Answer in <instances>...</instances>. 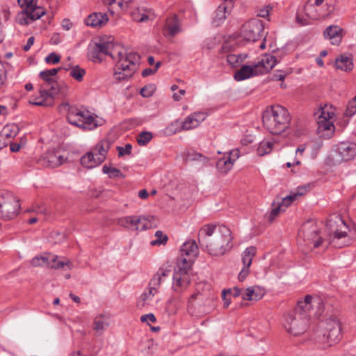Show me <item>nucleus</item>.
I'll use <instances>...</instances> for the list:
<instances>
[{
    "label": "nucleus",
    "mask_w": 356,
    "mask_h": 356,
    "mask_svg": "<svg viewBox=\"0 0 356 356\" xmlns=\"http://www.w3.org/2000/svg\"><path fill=\"white\" fill-rule=\"evenodd\" d=\"M88 56L93 63H100L106 56L116 60L114 75L119 81L131 77L140 64V56L136 52H127L124 46H89Z\"/></svg>",
    "instance_id": "obj_1"
},
{
    "label": "nucleus",
    "mask_w": 356,
    "mask_h": 356,
    "mask_svg": "<svg viewBox=\"0 0 356 356\" xmlns=\"http://www.w3.org/2000/svg\"><path fill=\"white\" fill-rule=\"evenodd\" d=\"M230 229L224 225L207 224L198 233L200 246L211 256L219 257L232 248Z\"/></svg>",
    "instance_id": "obj_2"
},
{
    "label": "nucleus",
    "mask_w": 356,
    "mask_h": 356,
    "mask_svg": "<svg viewBox=\"0 0 356 356\" xmlns=\"http://www.w3.org/2000/svg\"><path fill=\"white\" fill-rule=\"evenodd\" d=\"M264 29V24L261 19L257 17L252 18L243 24L240 35L233 34L227 36L219 34L215 37L214 43L228 44L233 42L234 44H238L241 42L240 38L247 42H256L262 36Z\"/></svg>",
    "instance_id": "obj_3"
},
{
    "label": "nucleus",
    "mask_w": 356,
    "mask_h": 356,
    "mask_svg": "<svg viewBox=\"0 0 356 356\" xmlns=\"http://www.w3.org/2000/svg\"><path fill=\"white\" fill-rule=\"evenodd\" d=\"M262 122L264 128L270 134L278 135L289 128L291 117L286 108L277 104L268 107L264 111Z\"/></svg>",
    "instance_id": "obj_4"
},
{
    "label": "nucleus",
    "mask_w": 356,
    "mask_h": 356,
    "mask_svg": "<svg viewBox=\"0 0 356 356\" xmlns=\"http://www.w3.org/2000/svg\"><path fill=\"white\" fill-rule=\"evenodd\" d=\"M277 63L275 56L264 54L259 60L252 65H243L236 70L234 78L237 81H242L254 76L264 74L271 70Z\"/></svg>",
    "instance_id": "obj_5"
},
{
    "label": "nucleus",
    "mask_w": 356,
    "mask_h": 356,
    "mask_svg": "<svg viewBox=\"0 0 356 356\" xmlns=\"http://www.w3.org/2000/svg\"><path fill=\"white\" fill-rule=\"evenodd\" d=\"M193 262L186 258H178L177 265L173 273L172 289L177 293H181L183 289L187 287L191 282L189 272Z\"/></svg>",
    "instance_id": "obj_6"
},
{
    "label": "nucleus",
    "mask_w": 356,
    "mask_h": 356,
    "mask_svg": "<svg viewBox=\"0 0 356 356\" xmlns=\"http://www.w3.org/2000/svg\"><path fill=\"white\" fill-rule=\"evenodd\" d=\"M293 311L305 316L310 319L320 317L324 311V303L319 297L313 298L311 295H307L303 300L298 302Z\"/></svg>",
    "instance_id": "obj_7"
},
{
    "label": "nucleus",
    "mask_w": 356,
    "mask_h": 356,
    "mask_svg": "<svg viewBox=\"0 0 356 356\" xmlns=\"http://www.w3.org/2000/svg\"><path fill=\"white\" fill-rule=\"evenodd\" d=\"M319 327L321 330L318 337L322 334L323 342L332 346L339 341L341 327L337 318L331 317L321 321Z\"/></svg>",
    "instance_id": "obj_8"
},
{
    "label": "nucleus",
    "mask_w": 356,
    "mask_h": 356,
    "mask_svg": "<svg viewBox=\"0 0 356 356\" xmlns=\"http://www.w3.org/2000/svg\"><path fill=\"white\" fill-rule=\"evenodd\" d=\"M309 321V318L292 310L286 316L284 327L288 332L297 336L306 331Z\"/></svg>",
    "instance_id": "obj_9"
},
{
    "label": "nucleus",
    "mask_w": 356,
    "mask_h": 356,
    "mask_svg": "<svg viewBox=\"0 0 356 356\" xmlns=\"http://www.w3.org/2000/svg\"><path fill=\"white\" fill-rule=\"evenodd\" d=\"M57 255L51 253H44L42 255H37L31 260V264L34 266H47L51 268L60 269L65 266L71 268L72 263L69 259L58 261Z\"/></svg>",
    "instance_id": "obj_10"
},
{
    "label": "nucleus",
    "mask_w": 356,
    "mask_h": 356,
    "mask_svg": "<svg viewBox=\"0 0 356 356\" xmlns=\"http://www.w3.org/2000/svg\"><path fill=\"white\" fill-rule=\"evenodd\" d=\"M303 238L308 244L313 243V248H318L323 241L322 237L318 236L319 229L315 222L308 220L305 222L301 228Z\"/></svg>",
    "instance_id": "obj_11"
},
{
    "label": "nucleus",
    "mask_w": 356,
    "mask_h": 356,
    "mask_svg": "<svg viewBox=\"0 0 356 356\" xmlns=\"http://www.w3.org/2000/svg\"><path fill=\"white\" fill-rule=\"evenodd\" d=\"M67 160L60 150L51 149L44 153L40 162L45 168H55L66 163Z\"/></svg>",
    "instance_id": "obj_12"
},
{
    "label": "nucleus",
    "mask_w": 356,
    "mask_h": 356,
    "mask_svg": "<svg viewBox=\"0 0 356 356\" xmlns=\"http://www.w3.org/2000/svg\"><path fill=\"white\" fill-rule=\"evenodd\" d=\"M330 118H331L330 114L329 113H325L323 111H322L321 115L318 116L316 131L320 137L325 138L332 137L334 131V126L332 122L330 120Z\"/></svg>",
    "instance_id": "obj_13"
},
{
    "label": "nucleus",
    "mask_w": 356,
    "mask_h": 356,
    "mask_svg": "<svg viewBox=\"0 0 356 356\" xmlns=\"http://www.w3.org/2000/svg\"><path fill=\"white\" fill-rule=\"evenodd\" d=\"M239 157V150L234 149L224 154L216 162V168L219 172L226 174L233 167L234 162Z\"/></svg>",
    "instance_id": "obj_14"
},
{
    "label": "nucleus",
    "mask_w": 356,
    "mask_h": 356,
    "mask_svg": "<svg viewBox=\"0 0 356 356\" xmlns=\"http://www.w3.org/2000/svg\"><path fill=\"white\" fill-rule=\"evenodd\" d=\"M336 152L340 161L351 160L356 156V143L341 142L337 145Z\"/></svg>",
    "instance_id": "obj_15"
},
{
    "label": "nucleus",
    "mask_w": 356,
    "mask_h": 356,
    "mask_svg": "<svg viewBox=\"0 0 356 356\" xmlns=\"http://www.w3.org/2000/svg\"><path fill=\"white\" fill-rule=\"evenodd\" d=\"M3 210L1 211V217L4 220H11L19 213L20 204L19 200L13 197V202H4Z\"/></svg>",
    "instance_id": "obj_16"
},
{
    "label": "nucleus",
    "mask_w": 356,
    "mask_h": 356,
    "mask_svg": "<svg viewBox=\"0 0 356 356\" xmlns=\"http://www.w3.org/2000/svg\"><path fill=\"white\" fill-rule=\"evenodd\" d=\"M198 252V246L196 242L193 240L188 241L181 245L179 258L185 257L186 259H191L194 262Z\"/></svg>",
    "instance_id": "obj_17"
},
{
    "label": "nucleus",
    "mask_w": 356,
    "mask_h": 356,
    "mask_svg": "<svg viewBox=\"0 0 356 356\" xmlns=\"http://www.w3.org/2000/svg\"><path fill=\"white\" fill-rule=\"evenodd\" d=\"M179 122H175L174 123H171L168 126L166 130L170 134H175L181 130H190L191 129L196 128L199 126L197 122L195 121V118L192 115H188L185 121L181 123V127H178Z\"/></svg>",
    "instance_id": "obj_18"
},
{
    "label": "nucleus",
    "mask_w": 356,
    "mask_h": 356,
    "mask_svg": "<svg viewBox=\"0 0 356 356\" xmlns=\"http://www.w3.org/2000/svg\"><path fill=\"white\" fill-rule=\"evenodd\" d=\"M232 10V4L230 2L228 3V6L221 3L214 13L212 19L213 26L216 27L220 26L226 19L227 15H229Z\"/></svg>",
    "instance_id": "obj_19"
},
{
    "label": "nucleus",
    "mask_w": 356,
    "mask_h": 356,
    "mask_svg": "<svg viewBox=\"0 0 356 356\" xmlns=\"http://www.w3.org/2000/svg\"><path fill=\"white\" fill-rule=\"evenodd\" d=\"M344 35L343 29L337 25H330L323 31V36L334 42L340 43Z\"/></svg>",
    "instance_id": "obj_20"
},
{
    "label": "nucleus",
    "mask_w": 356,
    "mask_h": 356,
    "mask_svg": "<svg viewBox=\"0 0 356 356\" xmlns=\"http://www.w3.org/2000/svg\"><path fill=\"white\" fill-rule=\"evenodd\" d=\"M108 20L106 13H93L88 15L84 20L87 26L91 27H99L105 24Z\"/></svg>",
    "instance_id": "obj_21"
},
{
    "label": "nucleus",
    "mask_w": 356,
    "mask_h": 356,
    "mask_svg": "<svg viewBox=\"0 0 356 356\" xmlns=\"http://www.w3.org/2000/svg\"><path fill=\"white\" fill-rule=\"evenodd\" d=\"M264 290L259 286H250L242 293V299L249 301H257L261 300L264 297Z\"/></svg>",
    "instance_id": "obj_22"
},
{
    "label": "nucleus",
    "mask_w": 356,
    "mask_h": 356,
    "mask_svg": "<svg viewBox=\"0 0 356 356\" xmlns=\"http://www.w3.org/2000/svg\"><path fill=\"white\" fill-rule=\"evenodd\" d=\"M110 145L108 140H102L93 148L92 152L98 157V163H103L105 161Z\"/></svg>",
    "instance_id": "obj_23"
},
{
    "label": "nucleus",
    "mask_w": 356,
    "mask_h": 356,
    "mask_svg": "<svg viewBox=\"0 0 356 356\" xmlns=\"http://www.w3.org/2000/svg\"><path fill=\"white\" fill-rule=\"evenodd\" d=\"M170 273V270L160 268L156 273L153 276L149 282V286L152 289L158 291L161 284L164 281V278L168 277Z\"/></svg>",
    "instance_id": "obj_24"
},
{
    "label": "nucleus",
    "mask_w": 356,
    "mask_h": 356,
    "mask_svg": "<svg viewBox=\"0 0 356 356\" xmlns=\"http://www.w3.org/2000/svg\"><path fill=\"white\" fill-rule=\"evenodd\" d=\"M335 67L345 72H350L353 69V58L341 54L335 60Z\"/></svg>",
    "instance_id": "obj_25"
},
{
    "label": "nucleus",
    "mask_w": 356,
    "mask_h": 356,
    "mask_svg": "<svg viewBox=\"0 0 356 356\" xmlns=\"http://www.w3.org/2000/svg\"><path fill=\"white\" fill-rule=\"evenodd\" d=\"M180 31L178 18L173 16L167 20L165 29V34L168 36H173Z\"/></svg>",
    "instance_id": "obj_26"
},
{
    "label": "nucleus",
    "mask_w": 356,
    "mask_h": 356,
    "mask_svg": "<svg viewBox=\"0 0 356 356\" xmlns=\"http://www.w3.org/2000/svg\"><path fill=\"white\" fill-rule=\"evenodd\" d=\"M98 157L92 152H88L81 159V164L86 168H93L102 163H98Z\"/></svg>",
    "instance_id": "obj_27"
},
{
    "label": "nucleus",
    "mask_w": 356,
    "mask_h": 356,
    "mask_svg": "<svg viewBox=\"0 0 356 356\" xmlns=\"http://www.w3.org/2000/svg\"><path fill=\"white\" fill-rule=\"evenodd\" d=\"M40 96L35 99V101H29L30 104L35 106H51L54 104L53 98L47 95V90H41L40 91Z\"/></svg>",
    "instance_id": "obj_28"
},
{
    "label": "nucleus",
    "mask_w": 356,
    "mask_h": 356,
    "mask_svg": "<svg viewBox=\"0 0 356 356\" xmlns=\"http://www.w3.org/2000/svg\"><path fill=\"white\" fill-rule=\"evenodd\" d=\"M82 115H83L81 114L80 109L75 107H72L68 111L67 119L70 124L79 127L81 124L80 116Z\"/></svg>",
    "instance_id": "obj_29"
},
{
    "label": "nucleus",
    "mask_w": 356,
    "mask_h": 356,
    "mask_svg": "<svg viewBox=\"0 0 356 356\" xmlns=\"http://www.w3.org/2000/svg\"><path fill=\"white\" fill-rule=\"evenodd\" d=\"M257 252V249L254 246L248 247L242 253V261L243 266L250 267L252 259Z\"/></svg>",
    "instance_id": "obj_30"
},
{
    "label": "nucleus",
    "mask_w": 356,
    "mask_h": 356,
    "mask_svg": "<svg viewBox=\"0 0 356 356\" xmlns=\"http://www.w3.org/2000/svg\"><path fill=\"white\" fill-rule=\"evenodd\" d=\"M100 125L101 123L99 122L97 117L95 118L90 113L88 116H86L84 123L80 124L79 127L83 130H93Z\"/></svg>",
    "instance_id": "obj_31"
},
{
    "label": "nucleus",
    "mask_w": 356,
    "mask_h": 356,
    "mask_svg": "<svg viewBox=\"0 0 356 356\" xmlns=\"http://www.w3.org/2000/svg\"><path fill=\"white\" fill-rule=\"evenodd\" d=\"M65 70H70V76H72L73 79H74L76 81L79 82L83 81V76L86 74V71L83 68L80 67L79 65H70L69 67L65 68Z\"/></svg>",
    "instance_id": "obj_32"
},
{
    "label": "nucleus",
    "mask_w": 356,
    "mask_h": 356,
    "mask_svg": "<svg viewBox=\"0 0 356 356\" xmlns=\"http://www.w3.org/2000/svg\"><path fill=\"white\" fill-rule=\"evenodd\" d=\"M334 222L339 223L337 224V227H339L340 228L333 230L334 238L340 239L341 238L346 236L347 230L348 229L346 223L341 218H337V220L335 221Z\"/></svg>",
    "instance_id": "obj_33"
},
{
    "label": "nucleus",
    "mask_w": 356,
    "mask_h": 356,
    "mask_svg": "<svg viewBox=\"0 0 356 356\" xmlns=\"http://www.w3.org/2000/svg\"><path fill=\"white\" fill-rule=\"evenodd\" d=\"M93 323V328L98 334H102V332L108 327V323L103 315L95 317Z\"/></svg>",
    "instance_id": "obj_34"
},
{
    "label": "nucleus",
    "mask_w": 356,
    "mask_h": 356,
    "mask_svg": "<svg viewBox=\"0 0 356 356\" xmlns=\"http://www.w3.org/2000/svg\"><path fill=\"white\" fill-rule=\"evenodd\" d=\"M136 218H140V222L133 225V229L143 231L148 229L151 227L150 218L153 219V216H136Z\"/></svg>",
    "instance_id": "obj_35"
},
{
    "label": "nucleus",
    "mask_w": 356,
    "mask_h": 356,
    "mask_svg": "<svg viewBox=\"0 0 356 356\" xmlns=\"http://www.w3.org/2000/svg\"><path fill=\"white\" fill-rule=\"evenodd\" d=\"M19 127L17 125L13 124L12 125H7L3 127L1 136L5 137L6 138H10L15 137L19 133Z\"/></svg>",
    "instance_id": "obj_36"
},
{
    "label": "nucleus",
    "mask_w": 356,
    "mask_h": 356,
    "mask_svg": "<svg viewBox=\"0 0 356 356\" xmlns=\"http://www.w3.org/2000/svg\"><path fill=\"white\" fill-rule=\"evenodd\" d=\"M140 222V218H136V216H130L120 218L118 224L124 227L133 229V225H136V223H138Z\"/></svg>",
    "instance_id": "obj_37"
},
{
    "label": "nucleus",
    "mask_w": 356,
    "mask_h": 356,
    "mask_svg": "<svg viewBox=\"0 0 356 356\" xmlns=\"http://www.w3.org/2000/svg\"><path fill=\"white\" fill-rule=\"evenodd\" d=\"M274 143L269 140H264L259 143L257 148V153L260 156H264L269 154L272 149Z\"/></svg>",
    "instance_id": "obj_38"
},
{
    "label": "nucleus",
    "mask_w": 356,
    "mask_h": 356,
    "mask_svg": "<svg viewBox=\"0 0 356 356\" xmlns=\"http://www.w3.org/2000/svg\"><path fill=\"white\" fill-rule=\"evenodd\" d=\"M102 172L104 174L108 175L109 178H115V177H122L123 175L122 172L116 168L108 167L106 165H104L102 168Z\"/></svg>",
    "instance_id": "obj_39"
},
{
    "label": "nucleus",
    "mask_w": 356,
    "mask_h": 356,
    "mask_svg": "<svg viewBox=\"0 0 356 356\" xmlns=\"http://www.w3.org/2000/svg\"><path fill=\"white\" fill-rule=\"evenodd\" d=\"M27 13L29 14V19H32L33 22L40 19L42 15H44L45 11L42 8L35 6L31 9H29V10H27Z\"/></svg>",
    "instance_id": "obj_40"
},
{
    "label": "nucleus",
    "mask_w": 356,
    "mask_h": 356,
    "mask_svg": "<svg viewBox=\"0 0 356 356\" xmlns=\"http://www.w3.org/2000/svg\"><path fill=\"white\" fill-rule=\"evenodd\" d=\"M132 19L136 22H145L148 19V16L144 13V10L142 8H137L136 10L131 12Z\"/></svg>",
    "instance_id": "obj_41"
},
{
    "label": "nucleus",
    "mask_w": 356,
    "mask_h": 356,
    "mask_svg": "<svg viewBox=\"0 0 356 356\" xmlns=\"http://www.w3.org/2000/svg\"><path fill=\"white\" fill-rule=\"evenodd\" d=\"M156 239L151 241L152 245H164L168 240V237L166 234H164L163 232L158 230L155 233Z\"/></svg>",
    "instance_id": "obj_42"
},
{
    "label": "nucleus",
    "mask_w": 356,
    "mask_h": 356,
    "mask_svg": "<svg viewBox=\"0 0 356 356\" xmlns=\"http://www.w3.org/2000/svg\"><path fill=\"white\" fill-rule=\"evenodd\" d=\"M187 159L190 161H202L203 163H207L209 161V159L206 156L195 151L190 152L187 154Z\"/></svg>",
    "instance_id": "obj_43"
},
{
    "label": "nucleus",
    "mask_w": 356,
    "mask_h": 356,
    "mask_svg": "<svg viewBox=\"0 0 356 356\" xmlns=\"http://www.w3.org/2000/svg\"><path fill=\"white\" fill-rule=\"evenodd\" d=\"M152 134L149 131H143L137 137V143L140 145H147L152 138Z\"/></svg>",
    "instance_id": "obj_44"
},
{
    "label": "nucleus",
    "mask_w": 356,
    "mask_h": 356,
    "mask_svg": "<svg viewBox=\"0 0 356 356\" xmlns=\"http://www.w3.org/2000/svg\"><path fill=\"white\" fill-rule=\"evenodd\" d=\"M29 18L30 16L27 10H23L17 15L16 22L21 25H26L33 22V20Z\"/></svg>",
    "instance_id": "obj_45"
},
{
    "label": "nucleus",
    "mask_w": 356,
    "mask_h": 356,
    "mask_svg": "<svg viewBox=\"0 0 356 356\" xmlns=\"http://www.w3.org/2000/svg\"><path fill=\"white\" fill-rule=\"evenodd\" d=\"M157 292V290L152 289L148 286V291H145L141 294L139 302H143L142 305H144L147 301L152 300Z\"/></svg>",
    "instance_id": "obj_46"
},
{
    "label": "nucleus",
    "mask_w": 356,
    "mask_h": 356,
    "mask_svg": "<svg viewBox=\"0 0 356 356\" xmlns=\"http://www.w3.org/2000/svg\"><path fill=\"white\" fill-rule=\"evenodd\" d=\"M245 58V56H243L241 54H229L227 56V61L232 67H236L238 64L243 61Z\"/></svg>",
    "instance_id": "obj_47"
},
{
    "label": "nucleus",
    "mask_w": 356,
    "mask_h": 356,
    "mask_svg": "<svg viewBox=\"0 0 356 356\" xmlns=\"http://www.w3.org/2000/svg\"><path fill=\"white\" fill-rule=\"evenodd\" d=\"M47 95L51 97V98H54V96L58 95L60 92V89L58 87V82L54 80L53 83L47 84Z\"/></svg>",
    "instance_id": "obj_48"
},
{
    "label": "nucleus",
    "mask_w": 356,
    "mask_h": 356,
    "mask_svg": "<svg viewBox=\"0 0 356 356\" xmlns=\"http://www.w3.org/2000/svg\"><path fill=\"white\" fill-rule=\"evenodd\" d=\"M356 113V95L349 101L347 108L345 111L346 117H352Z\"/></svg>",
    "instance_id": "obj_49"
},
{
    "label": "nucleus",
    "mask_w": 356,
    "mask_h": 356,
    "mask_svg": "<svg viewBox=\"0 0 356 356\" xmlns=\"http://www.w3.org/2000/svg\"><path fill=\"white\" fill-rule=\"evenodd\" d=\"M156 87L154 84H147L140 89V94L143 97H149L156 91Z\"/></svg>",
    "instance_id": "obj_50"
},
{
    "label": "nucleus",
    "mask_w": 356,
    "mask_h": 356,
    "mask_svg": "<svg viewBox=\"0 0 356 356\" xmlns=\"http://www.w3.org/2000/svg\"><path fill=\"white\" fill-rule=\"evenodd\" d=\"M272 206L273 208L271 209L268 215V220L270 221L273 220L278 216L280 211H282V205H279L278 204L276 205L275 201H273Z\"/></svg>",
    "instance_id": "obj_51"
},
{
    "label": "nucleus",
    "mask_w": 356,
    "mask_h": 356,
    "mask_svg": "<svg viewBox=\"0 0 356 356\" xmlns=\"http://www.w3.org/2000/svg\"><path fill=\"white\" fill-rule=\"evenodd\" d=\"M117 150L120 157L124 155H130L131 154L132 145L129 143L125 145L124 147L118 146Z\"/></svg>",
    "instance_id": "obj_52"
},
{
    "label": "nucleus",
    "mask_w": 356,
    "mask_h": 356,
    "mask_svg": "<svg viewBox=\"0 0 356 356\" xmlns=\"http://www.w3.org/2000/svg\"><path fill=\"white\" fill-rule=\"evenodd\" d=\"M115 38L113 35H104L99 38V42H95L94 44H114Z\"/></svg>",
    "instance_id": "obj_53"
},
{
    "label": "nucleus",
    "mask_w": 356,
    "mask_h": 356,
    "mask_svg": "<svg viewBox=\"0 0 356 356\" xmlns=\"http://www.w3.org/2000/svg\"><path fill=\"white\" fill-rule=\"evenodd\" d=\"M60 60V56L55 52L50 53L44 58V61L49 64H57Z\"/></svg>",
    "instance_id": "obj_54"
},
{
    "label": "nucleus",
    "mask_w": 356,
    "mask_h": 356,
    "mask_svg": "<svg viewBox=\"0 0 356 356\" xmlns=\"http://www.w3.org/2000/svg\"><path fill=\"white\" fill-rule=\"evenodd\" d=\"M22 8H24V10H29L36 6V0H17Z\"/></svg>",
    "instance_id": "obj_55"
},
{
    "label": "nucleus",
    "mask_w": 356,
    "mask_h": 356,
    "mask_svg": "<svg viewBox=\"0 0 356 356\" xmlns=\"http://www.w3.org/2000/svg\"><path fill=\"white\" fill-rule=\"evenodd\" d=\"M161 65V61H158L155 63V66L153 69L152 68H146L145 69L143 72H142V76L143 77H147L149 75H152V74H155L158 69L159 68V67Z\"/></svg>",
    "instance_id": "obj_56"
},
{
    "label": "nucleus",
    "mask_w": 356,
    "mask_h": 356,
    "mask_svg": "<svg viewBox=\"0 0 356 356\" xmlns=\"http://www.w3.org/2000/svg\"><path fill=\"white\" fill-rule=\"evenodd\" d=\"M272 10V8L269 6L263 7L261 8H259L257 10V16L259 17H267L269 16L270 11Z\"/></svg>",
    "instance_id": "obj_57"
},
{
    "label": "nucleus",
    "mask_w": 356,
    "mask_h": 356,
    "mask_svg": "<svg viewBox=\"0 0 356 356\" xmlns=\"http://www.w3.org/2000/svg\"><path fill=\"white\" fill-rule=\"evenodd\" d=\"M39 76L42 80H44V81L47 83V84L53 83L55 80L54 77L48 74L47 70L40 72Z\"/></svg>",
    "instance_id": "obj_58"
},
{
    "label": "nucleus",
    "mask_w": 356,
    "mask_h": 356,
    "mask_svg": "<svg viewBox=\"0 0 356 356\" xmlns=\"http://www.w3.org/2000/svg\"><path fill=\"white\" fill-rule=\"evenodd\" d=\"M191 115L195 118V121L197 122L198 124L203 122L207 116V113L204 112H195Z\"/></svg>",
    "instance_id": "obj_59"
},
{
    "label": "nucleus",
    "mask_w": 356,
    "mask_h": 356,
    "mask_svg": "<svg viewBox=\"0 0 356 356\" xmlns=\"http://www.w3.org/2000/svg\"><path fill=\"white\" fill-rule=\"evenodd\" d=\"M140 321L143 323H149V322L154 323L156 321V317L153 314L149 313L147 314L143 315L140 317Z\"/></svg>",
    "instance_id": "obj_60"
},
{
    "label": "nucleus",
    "mask_w": 356,
    "mask_h": 356,
    "mask_svg": "<svg viewBox=\"0 0 356 356\" xmlns=\"http://www.w3.org/2000/svg\"><path fill=\"white\" fill-rule=\"evenodd\" d=\"M249 268L250 267H245V266L243 267V268L241 269V270L239 273L238 276L239 281L243 282L248 277V275H249V273H250Z\"/></svg>",
    "instance_id": "obj_61"
},
{
    "label": "nucleus",
    "mask_w": 356,
    "mask_h": 356,
    "mask_svg": "<svg viewBox=\"0 0 356 356\" xmlns=\"http://www.w3.org/2000/svg\"><path fill=\"white\" fill-rule=\"evenodd\" d=\"M227 292L229 294H231L234 298H237L239 296H242V291L241 289L237 286H234L233 289H227Z\"/></svg>",
    "instance_id": "obj_62"
},
{
    "label": "nucleus",
    "mask_w": 356,
    "mask_h": 356,
    "mask_svg": "<svg viewBox=\"0 0 356 356\" xmlns=\"http://www.w3.org/2000/svg\"><path fill=\"white\" fill-rule=\"evenodd\" d=\"M61 42V36L59 33H55L52 35L51 38V44H58Z\"/></svg>",
    "instance_id": "obj_63"
},
{
    "label": "nucleus",
    "mask_w": 356,
    "mask_h": 356,
    "mask_svg": "<svg viewBox=\"0 0 356 356\" xmlns=\"http://www.w3.org/2000/svg\"><path fill=\"white\" fill-rule=\"evenodd\" d=\"M61 26L63 29L68 31L70 30L72 26V23L69 19H64L62 21Z\"/></svg>",
    "instance_id": "obj_64"
}]
</instances>
